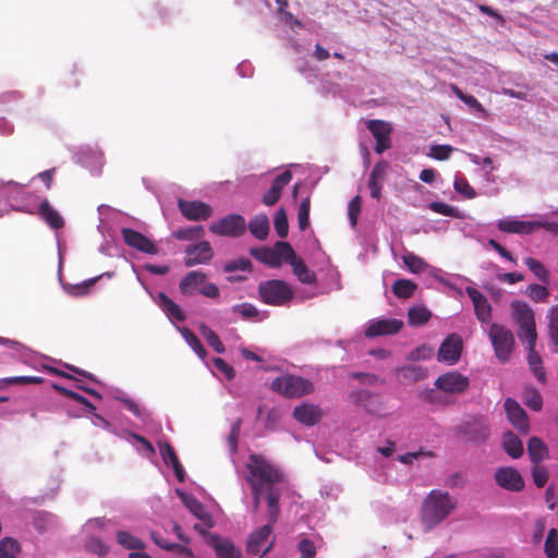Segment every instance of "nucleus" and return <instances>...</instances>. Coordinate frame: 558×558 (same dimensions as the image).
Masks as SVG:
<instances>
[{
	"label": "nucleus",
	"mask_w": 558,
	"mask_h": 558,
	"mask_svg": "<svg viewBox=\"0 0 558 558\" xmlns=\"http://www.w3.org/2000/svg\"><path fill=\"white\" fill-rule=\"evenodd\" d=\"M462 350V340L458 335H450L441 343L438 350V360L440 362L453 365L460 357Z\"/></svg>",
	"instance_id": "18"
},
{
	"label": "nucleus",
	"mask_w": 558,
	"mask_h": 558,
	"mask_svg": "<svg viewBox=\"0 0 558 558\" xmlns=\"http://www.w3.org/2000/svg\"><path fill=\"white\" fill-rule=\"evenodd\" d=\"M457 507V499L447 492L432 490L423 501L421 526L425 533L430 532L445 521Z\"/></svg>",
	"instance_id": "2"
},
{
	"label": "nucleus",
	"mask_w": 558,
	"mask_h": 558,
	"mask_svg": "<svg viewBox=\"0 0 558 558\" xmlns=\"http://www.w3.org/2000/svg\"><path fill=\"white\" fill-rule=\"evenodd\" d=\"M52 388L54 390L59 391L60 393H62L63 396L72 398L73 400L82 403L83 405H85L88 409V411L90 413L95 412L96 408L85 397H83V396H81V395H78V393H76V392H74L72 390H69V389H66V388H64L62 386H59L57 384H53Z\"/></svg>",
	"instance_id": "49"
},
{
	"label": "nucleus",
	"mask_w": 558,
	"mask_h": 558,
	"mask_svg": "<svg viewBox=\"0 0 558 558\" xmlns=\"http://www.w3.org/2000/svg\"><path fill=\"white\" fill-rule=\"evenodd\" d=\"M469 384V378L458 372H448L435 381V386L447 393H461L468 389Z\"/></svg>",
	"instance_id": "14"
},
{
	"label": "nucleus",
	"mask_w": 558,
	"mask_h": 558,
	"mask_svg": "<svg viewBox=\"0 0 558 558\" xmlns=\"http://www.w3.org/2000/svg\"><path fill=\"white\" fill-rule=\"evenodd\" d=\"M400 380L404 384H413L427 377V368L420 365H407L396 369Z\"/></svg>",
	"instance_id": "26"
},
{
	"label": "nucleus",
	"mask_w": 558,
	"mask_h": 558,
	"mask_svg": "<svg viewBox=\"0 0 558 558\" xmlns=\"http://www.w3.org/2000/svg\"><path fill=\"white\" fill-rule=\"evenodd\" d=\"M548 335L550 342L555 347V352H558V305L553 306L548 312Z\"/></svg>",
	"instance_id": "39"
},
{
	"label": "nucleus",
	"mask_w": 558,
	"mask_h": 558,
	"mask_svg": "<svg viewBox=\"0 0 558 558\" xmlns=\"http://www.w3.org/2000/svg\"><path fill=\"white\" fill-rule=\"evenodd\" d=\"M322 415V410L311 403H303L296 407L293 411V416L296 421L310 426L318 423Z\"/></svg>",
	"instance_id": "24"
},
{
	"label": "nucleus",
	"mask_w": 558,
	"mask_h": 558,
	"mask_svg": "<svg viewBox=\"0 0 558 558\" xmlns=\"http://www.w3.org/2000/svg\"><path fill=\"white\" fill-rule=\"evenodd\" d=\"M292 174L289 170L279 174L271 187L264 194L263 201L267 206L274 205L280 197L282 189L291 181Z\"/></svg>",
	"instance_id": "25"
},
{
	"label": "nucleus",
	"mask_w": 558,
	"mask_h": 558,
	"mask_svg": "<svg viewBox=\"0 0 558 558\" xmlns=\"http://www.w3.org/2000/svg\"><path fill=\"white\" fill-rule=\"evenodd\" d=\"M524 264L539 281L543 283H548L549 272L541 262L533 257H526L524 259Z\"/></svg>",
	"instance_id": "41"
},
{
	"label": "nucleus",
	"mask_w": 558,
	"mask_h": 558,
	"mask_svg": "<svg viewBox=\"0 0 558 558\" xmlns=\"http://www.w3.org/2000/svg\"><path fill=\"white\" fill-rule=\"evenodd\" d=\"M129 440L136 446L137 451L144 456V457H151L155 453L154 447L151 444L145 439L144 437L136 435V434H130Z\"/></svg>",
	"instance_id": "48"
},
{
	"label": "nucleus",
	"mask_w": 558,
	"mask_h": 558,
	"mask_svg": "<svg viewBox=\"0 0 558 558\" xmlns=\"http://www.w3.org/2000/svg\"><path fill=\"white\" fill-rule=\"evenodd\" d=\"M497 484L508 490L519 492L524 487L521 474L513 468H500L495 473Z\"/></svg>",
	"instance_id": "20"
},
{
	"label": "nucleus",
	"mask_w": 558,
	"mask_h": 558,
	"mask_svg": "<svg viewBox=\"0 0 558 558\" xmlns=\"http://www.w3.org/2000/svg\"><path fill=\"white\" fill-rule=\"evenodd\" d=\"M502 446L506 452L514 459L521 457L523 453L522 441L512 433L505 434Z\"/></svg>",
	"instance_id": "36"
},
{
	"label": "nucleus",
	"mask_w": 558,
	"mask_h": 558,
	"mask_svg": "<svg viewBox=\"0 0 558 558\" xmlns=\"http://www.w3.org/2000/svg\"><path fill=\"white\" fill-rule=\"evenodd\" d=\"M16 209L27 211L29 214L37 213L52 229H60L64 226V220L47 199L40 202L37 210L35 207L21 206Z\"/></svg>",
	"instance_id": "17"
},
{
	"label": "nucleus",
	"mask_w": 558,
	"mask_h": 558,
	"mask_svg": "<svg viewBox=\"0 0 558 558\" xmlns=\"http://www.w3.org/2000/svg\"><path fill=\"white\" fill-rule=\"evenodd\" d=\"M271 389L289 398H300L313 391V384L300 376L282 375L271 383Z\"/></svg>",
	"instance_id": "7"
},
{
	"label": "nucleus",
	"mask_w": 558,
	"mask_h": 558,
	"mask_svg": "<svg viewBox=\"0 0 558 558\" xmlns=\"http://www.w3.org/2000/svg\"><path fill=\"white\" fill-rule=\"evenodd\" d=\"M178 207L181 214L189 220L201 221L206 220L213 215V208L199 201H185L180 198Z\"/></svg>",
	"instance_id": "15"
},
{
	"label": "nucleus",
	"mask_w": 558,
	"mask_h": 558,
	"mask_svg": "<svg viewBox=\"0 0 558 558\" xmlns=\"http://www.w3.org/2000/svg\"><path fill=\"white\" fill-rule=\"evenodd\" d=\"M545 554L548 558H556L558 556V532L551 529L545 541Z\"/></svg>",
	"instance_id": "50"
},
{
	"label": "nucleus",
	"mask_w": 558,
	"mask_h": 558,
	"mask_svg": "<svg viewBox=\"0 0 558 558\" xmlns=\"http://www.w3.org/2000/svg\"><path fill=\"white\" fill-rule=\"evenodd\" d=\"M434 349L430 345L422 344L409 353L408 360L412 362L427 361L432 359Z\"/></svg>",
	"instance_id": "51"
},
{
	"label": "nucleus",
	"mask_w": 558,
	"mask_h": 558,
	"mask_svg": "<svg viewBox=\"0 0 558 558\" xmlns=\"http://www.w3.org/2000/svg\"><path fill=\"white\" fill-rule=\"evenodd\" d=\"M465 292L471 299L476 318L482 323H489L492 319V306L487 298L474 287H466Z\"/></svg>",
	"instance_id": "19"
},
{
	"label": "nucleus",
	"mask_w": 558,
	"mask_h": 558,
	"mask_svg": "<svg viewBox=\"0 0 558 558\" xmlns=\"http://www.w3.org/2000/svg\"><path fill=\"white\" fill-rule=\"evenodd\" d=\"M268 520L270 518L268 517ZM275 522L269 521L268 524L254 531L247 541V550L253 555H264L270 550L274 544L271 538L272 524Z\"/></svg>",
	"instance_id": "10"
},
{
	"label": "nucleus",
	"mask_w": 558,
	"mask_h": 558,
	"mask_svg": "<svg viewBox=\"0 0 558 558\" xmlns=\"http://www.w3.org/2000/svg\"><path fill=\"white\" fill-rule=\"evenodd\" d=\"M523 401L534 411H539L543 405V399L536 389H527L524 393Z\"/></svg>",
	"instance_id": "53"
},
{
	"label": "nucleus",
	"mask_w": 558,
	"mask_h": 558,
	"mask_svg": "<svg viewBox=\"0 0 558 558\" xmlns=\"http://www.w3.org/2000/svg\"><path fill=\"white\" fill-rule=\"evenodd\" d=\"M211 542L217 556L221 558H240V553L230 541L213 536Z\"/></svg>",
	"instance_id": "31"
},
{
	"label": "nucleus",
	"mask_w": 558,
	"mask_h": 558,
	"mask_svg": "<svg viewBox=\"0 0 558 558\" xmlns=\"http://www.w3.org/2000/svg\"><path fill=\"white\" fill-rule=\"evenodd\" d=\"M107 521L105 519L95 518L88 520L83 526V533L86 534L85 546L88 551L98 555L99 557H105L109 553V546H107L104 542H101L94 534L102 530L106 525Z\"/></svg>",
	"instance_id": "8"
},
{
	"label": "nucleus",
	"mask_w": 558,
	"mask_h": 558,
	"mask_svg": "<svg viewBox=\"0 0 558 558\" xmlns=\"http://www.w3.org/2000/svg\"><path fill=\"white\" fill-rule=\"evenodd\" d=\"M299 226L301 230H305L310 225V198H304L299 207Z\"/></svg>",
	"instance_id": "55"
},
{
	"label": "nucleus",
	"mask_w": 558,
	"mask_h": 558,
	"mask_svg": "<svg viewBox=\"0 0 558 558\" xmlns=\"http://www.w3.org/2000/svg\"><path fill=\"white\" fill-rule=\"evenodd\" d=\"M177 495L180 497L183 505L193 513L196 518H198L202 523H197L194 525V529L198 531L201 534H205L206 531L211 527V518L206 512L203 505L195 499L193 496L180 490L175 489Z\"/></svg>",
	"instance_id": "13"
},
{
	"label": "nucleus",
	"mask_w": 558,
	"mask_h": 558,
	"mask_svg": "<svg viewBox=\"0 0 558 558\" xmlns=\"http://www.w3.org/2000/svg\"><path fill=\"white\" fill-rule=\"evenodd\" d=\"M452 151L453 147L450 145H433L428 156L437 160H447Z\"/></svg>",
	"instance_id": "57"
},
{
	"label": "nucleus",
	"mask_w": 558,
	"mask_h": 558,
	"mask_svg": "<svg viewBox=\"0 0 558 558\" xmlns=\"http://www.w3.org/2000/svg\"><path fill=\"white\" fill-rule=\"evenodd\" d=\"M361 211V199L359 196H355L348 206V215L351 222V226L354 227L357 221L359 214Z\"/></svg>",
	"instance_id": "63"
},
{
	"label": "nucleus",
	"mask_w": 558,
	"mask_h": 558,
	"mask_svg": "<svg viewBox=\"0 0 558 558\" xmlns=\"http://www.w3.org/2000/svg\"><path fill=\"white\" fill-rule=\"evenodd\" d=\"M403 326V322L398 318H375L367 322L364 333L367 338L391 336L398 333Z\"/></svg>",
	"instance_id": "11"
},
{
	"label": "nucleus",
	"mask_w": 558,
	"mask_h": 558,
	"mask_svg": "<svg viewBox=\"0 0 558 558\" xmlns=\"http://www.w3.org/2000/svg\"><path fill=\"white\" fill-rule=\"evenodd\" d=\"M415 289L416 284L408 279H399L392 287L393 293L403 299L410 298Z\"/></svg>",
	"instance_id": "47"
},
{
	"label": "nucleus",
	"mask_w": 558,
	"mask_h": 558,
	"mask_svg": "<svg viewBox=\"0 0 558 558\" xmlns=\"http://www.w3.org/2000/svg\"><path fill=\"white\" fill-rule=\"evenodd\" d=\"M535 344L536 342L526 343L527 348V362L530 365V368L534 373L535 377L539 381H545V371L542 365V357L541 355L535 351Z\"/></svg>",
	"instance_id": "30"
},
{
	"label": "nucleus",
	"mask_w": 558,
	"mask_h": 558,
	"mask_svg": "<svg viewBox=\"0 0 558 558\" xmlns=\"http://www.w3.org/2000/svg\"><path fill=\"white\" fill-rule=\"evenodd\" d=\"M159 449H160V454H161L165 463L171 464L173 472L175 474V477L180 482H183L184 476H185L184 469L180 464L179 459H178L173 448L168 442H163V444L159 445Z\"/></svg>",
	"instance_id": "27"
},
{
	"label": "nucleus",
	"mask_w": 558,
	"mask_h": 558,
	"mask_svg": "<svg viewBox=\"0 0 558 558\" xmlns=\"http://www.w3.org/2000/svg\"><path fill=\"white\" fill-rule=\"evenodd\" d=\"M465 435L472 441H484L489 436V427L485 421L478 420L468 426Z\"/></svg>",
	"instance_id": "32"
},
{
	"label": "nucleus",
	"mask_w": 558,
	"mask_h": 558,
	"mask_svg": "<svg viewBox=\"0 0 558 558\" xmlns=\"http://www.w3.org/2000/svg\"><path fill=\"white\" fill-rule=\"evenodd\" d=\"M453 187L459 194L469 199L476 196L474 189L469 184L465 178L457 175L453 182Z\"/></svg>",
	"instance_id": "52"
},
{
	"label": "nucleus",
	"mask_w": 558,
	"mask_h": 558,
	"mask_svg": "<svg viewBox=\"0 0 558 558\" xmlns=\"http://www.w3.org/2000/svg\"><path fill=\"white\" fill-rule=\"evenodd\" d=\"M497 227L502 232L530 234L538 228H546L551 230V225L541 221L521 220L518 217H506L497 222Z\"/></svg>",
	"instance_id": "12"
},
{
	"label": "nucleus",
	"mask_w": 558,
	"mask_h": 558,
	"mask_svg": "<svg viewBox=\"0 0 558 558\" xmlns=\"http://www.w3.org/2000/svg\"><path fill=\"white\" fill-rule=\"evenodd\" d=\"M199 331H201V335L207 341V343L215 350V352H217V353L225 352V345L222 344L218 335L214 330H211L206 325H201Z\"/></svg>",
	"instance_id": "43"
},
{
	"label": "nucleus",
	"mask_w": 558,
	"mask_h": 558,
	"mask_svg": "<svg viewBox=\"0 0 558 558\" xmlns=\"http://www.w3.org/2000/svg\"><path fill=\"white\" fill-rule=\"evenodd\" d=\"M256 256L271 267L280 265V256L275 250H262L256 254Z\"/></svg>",
	"instance_id": "58"
},
{
	"label": "nucleus",
	"mask_w": 558,
	"mask_h": 558,
	"mask_svg": "<svg viewBox=\"0 0 558 558\" xmlns=\"http://www.w3.org/2000/svg\"><path fill=\"white\" fill-rule=\"evenodd\" d=\"M172 235L178 240L184 241L199 239L204 235V228L202 226L180 228L173 231Z\"/></svg>",
	"instance_id": "42"
},
{
	"label": "nucleus",
	"mask_w": 558,
	"mask_h": 558,
	"mask_svg": "<svg viewBox=\"0 0 558 558\" xmlns=\"http://www.w3.org/2000/svg\"><path fill=\"white\" fill-rule=\"evenodd\" d=\"M213 365L216 372L223 375L227 379H232L234 376V371L231 366H229L222 359L215 357L213 360Z\"/></svg>",
	"instance_id": "60"
},
{
	"label": "nucleus",
	"mask_w": 558,
	"mask_h": 558,
	"mask_svg": "<svg viewBox=\"0 0 558 558\" xmlns=\"http://www.w3.org/2000/svg\"><path fill=\"white\" fill-rule=\"evenodd\" d=\"M275 251L280 256V262L282 259L291 262L293 258H298L292 250L291 245L286 242H279L276 244Z\"/></svg>",
	"instance_id": "62"
},
{
	"label": "nucleus",
	"mask_w": 558,
	"mask_h": 558,
	"mask_svg": "<svg viewBox=\"0 0 558 558\" xmlns=\"http://www.w3.org/2000/svg\"><path fill=\"white\" fill-rule=\"evenodd\" d=\"M402 260L408 269L413 274H420L430 268L423 258L411 252L403 254Z\"/></svg>",
	"instance_id": "38"
},
{
	"label": "nucleus",
	"mask_w": 558,
	"mask_h": 558,
	"mask_svg": "<svg viewBox=\"0 0 558 558\" xmlns=\"http://www.w3.org/2000/svg\"><path fill=\"white\" fill-rule=\"evenodd\" d=\"M275 229L280 238L288 234V218L284 209L280 208L275 216Z\"/></svg>",
	"instance_id": "54"
},
{
	"label": "nucleus",
	"mask_w": 558,
	"mask_h": 558,
	"mask_svg": "<svg viewBox=\"0 0 558 558\" xmlns=\"http://www.w3.org/2000/svg\"><path fill=\"white\" fill-rule=\"evenodd\" d=\"M293 274L296 276L299 281L305 284H313L316 282V275L312 271L301 258H293L290 262Z\"/></svg>",
	"instance_id": "29"
},
{
	"label": "nucleus",
	"mask_w": 558,
	"mask_h": 558,
	"mask_svg": "<svg viewBox=\"0 0 558 558\" xmlns=\"http://www.w3.org/2000/svg\"><path fill=\"white\" fill-rule=\"evenodd\" d=\"M527 451L534 464H538L548 453L546 445L537 437L529 440Z\"/></svg>",
	"instance_id": "35"
},
{
	"label": "nucleus",
	"mask_w": 558,
	"mask_h": 558,
	"mask_svg": "<svg viewBox=\"0 0 558 558\" xmlns=\"http://www.w3.org/2000/svg\"><path fill=\"white\" fill-rule=\"evenodd\" d=\"M260 300L269 305L281 306L292 300V288L282 280H268L258 286Z\"/></svg>",
	"instance_id": "4"
},
{
	"label": "nucleus",
	"mask_w": 558,
	"mask_h": 558,
	"mask_svg": "<svg viewBox=\"0 0 558 558\" xmlns=\"http://www.w3.org/2000/svg\"><path fill=\"white\" fill-rule=\"evenodd\" d=\"M94 282L95 279H92L75 286H63V288L69 294L80 296L86 294L88 292L89 287H92Z\"/></svg>",
	"instance_id": "59"
},
{
	"label": "nucleus",
	"mask_w": 558,
	"mask_h": 558,
	"mask_svg": "<svg viewBox=\"0 0 558 558\" xmlns=\"http://www.w3.org/2000/svg\"><path fill=\"white\" fill-rule=\"evenodd\" d=\"M232 312L241 314L244 318H253L258 314L257 308L250 303L234 305Z\"/></svg>",
	"instance_id": "61"
},
{
	"label": "nucleus",
	"mask_w": 558,
	"mask_h": 558,
	"mask_svg": "<svg viewBox=\"0 0 558 558\" xmlns=\"http://www.w3.org/2000/svg\"><path fill=\"white\" fill-rule=\"evenodd\" d=\"M180 333L186 341V343L193 349V351L202 359L204 360L206 351L196 338V336L187 328L183 327L180 328Z\"/></svg>",
	"instance_id": "46"
},
{
	"label": "nucleus",
	"mask_w": 558,
	"mask_h": 558,
	"mask_svg": "<svg viewBox=\"0 0 558 558\" xmlns=\"http://www.w3.org/2000/svg\"><path fill=\"white\" fill-rule=\"evenodd\" d=\"M19 553L20 545L15 539L4 537L0 541V558H17Z\"/></svg>",
	"instance_id": "44"
},
{
	"label": "nucleus",
	"mask_w": 558,
	"mask_h": 558,
	"mask_svg": "<svg viewBox=\"0 0 558 558\" xmlns=\"http://www.w3.org/2000/svg\"><path fill=\"white\" fill-rule=\"evenodd\" d=\"M505 411L509 422L520 432L527 433L529 420L525 411L513 399L508 398L505 401Z\"/></svg>",
	"instance_id": "22"
},
{
	"label": "nucleus",
	"mask_w": 558,
	"mask_h": 558,
	"mask_svg": "<svg viewBox=\"0 0 558 558\" xmlns=\"http://www.w3.org/2000/svg\"><path fill=\"white\" fill-rule=\"evenodd\" d=\"M246 223L241 215H228L209 226L210 232L221 236H240L245 232Z\"/></svg>",
	"instance_id": "9"
},
{
	"label": "nucleus",
	"mask_w": 558,
	"mask_h": 558,
	"mask_svg": "<svg viewBox=\"0 0 558 558\" xmlns=\"http://www.w3.org/2000/svg\"><path fill=\"white\" fill-rule=\"evenodd\" d=\"M211 257L213 248L207 241H202L197 244L189 245L185 250V264L187 266L207 263L211 259Z\"/></svg>",
	"instance_id": "21"
},
{
	"label": "nucleus",
	"mask_w": 558,
	"mask_h": 558,
	"mask_svg": "<svg viewBox=\"0 0 558 558\" xmlns=\"http://www.w3.org/2000/svg\"><path fill=\"white\" fill-rule=\"evenodd\" d=\"M366 126L376 140L375 151L377 154H381L390 147L392 131L390 123L381 120H369L366 122Z\"/></svg>",
	"instance_id": "16"
},
{
	"label": "nucleus",
	"mask_w": 558,
	"mask_h": 558,
	"mask_svg": "<svg viewBox=\"0 0 558 558\" xmlns=\"http://www.w3.org/2000/svg\"><path fill=\"white\" fill-rule=\"evenodd\" d=\"M117 542L126 549H141L144 547L143 542L126 531L117 533Z\"/></svg>",
	"instance_id": "45"
},
{
	"label": "nucleus",
	"mask_w": 558,
	"mask_h": 558,
	"mask_svg": "<svg viewBox=\"0 0 558 558\" xmlns=\"http://www.w3.org/2000/svg\"><path fill=\"white\" fill-rule=\"evenodd\" d=\"M122 235L124 242L131 247L151 255L158 253L156 245L149 239L135 230L124 228L122 229Z\"/></svg>",
	"instance_id": "23"
},
{
	"label": "nucleus",
	"mask_w": 558,
	"mask_h": 558,
	"mask_svg": "<svg viewBox=\"0 0 558 558\" xmlns=\"http://www.w3.org/2000/svg\"><path fill=\"white\" fill-rule=\"evenodd\" d=\"M243 475L253 493V510L257 511L260 497L265 496L270 521L276 522L280 498L278 485L284 478L282 471L264 456L252 453L245 463Z\"/></svg>",
	"instance_id": "1"
},
{
	"label": "nucleus",
	"mask_w": 558,
	"mask_h": 558,
	"mask_svg": "<svg viewBox=\"0 0 558 558\" xmlns=\"http://www.w3.org/2000/svg\"><path fill=\"white\" fill-rule=\"evenodd\" d=\"M451 90L454 93V95L462 100L466 106L470 107L475 113H477L480 117L486 116V110L484 107L477 101V99L472 95L464 94L458 86L451 85Z\"/></svg>",
	"instance_id": "37"
},
{
	"label": "nucleus",
	"mask_w": 558,
	"mask_h": 558,
	"mask_svg": "<svg viewBox=\"0 0 558 558\" xmlns=\"http://www.w3.org/2000/svg\"><path fill=\"white\" fill-rule=\"evenodd\" d=\"M179 288L181 293L187 296L203 294L204 296L214 299L219 295L218 287L208 282L206 275L197 270L189 272L181 280Z\"/></svg>",
	"instance_id": "5"
},
{
	"label": "nucleus",
	"mask_w": 558,
	"mask_h": 558,
	"mask_svg": "<svg viewBox=\"0 0 558 558\" xmlns=\"http://www.w3.org/2000/svg\"><path fill=\"white\" fill-rule=\"evenodd\" d=\"M527 295L535 302H542L548 298L549 291L544 286L533 283L527 288Z\"/></svg>",
	"instance_id": "56"
},
{
	"label": "nucleus",
	"mask_w": 558,
	"mask_h": 558,
	"mask_svg": "<svg viewBox=\"0 0 558 558\" xmlns=\"http://www.w3.org/2000/svg\"><path fill=\"white\" fill-rule=\"evenodd\" d=\"M248 229L255 238L264 240L268 235L269 220L265 215H257L250 221Z\"/></svg>",
	"instance_id": "34"
},
{
	"label": "nucleus",
	"mask_w": 558,
	"mask_h": 558,
	"mask_svg": "<svg viewBox=\"0 0 558 558\" xmlns=\"http://www.w3.org/2000/svg\"><path fill=\"white\" fill-rule=\"evenodd\" d=\"M274 1H275V4H276V8H277V10H278V12L280 14V21H282L283 23L289 25L292 29H294L296 27L301 28L303 26L301 21L295 19L290 12L284 11V8L288 5V1L287 0H274ZM266 4L269 8H272L271 0H266Z\"/></svg>",
	"instance_id": "33"
},
{
	"label": "nucleus",
	"mask_w": 558,
	"mask_h": 558,
	"mask_svg": "<svg viewBox=\"0 0 558 558\" xmlns=\"http://www.w3.org/2000/svg\"><path fill=\"white\" fill-rule=\"evenodd\" d=\"M408 316L410 325L420 326L428 322L432 313L424 306H414L409 310Z\"/></svg>",
	"instance_id": "40"
},
{
	"label": "nucleus",
	"mask_w": 558,
	"mask_h": 558,
	"mask_svg": "<svg viewBox=\"0 0 558 558\" xmlns=\"http://www.w3.org/2000/svg\"><path fill=\"white\" fill-rule=\"evenodd\" d=\"M512 316L519 325V337L526 343L536 342L537 333L535 327L534 312L525 302L514 301L511 303Z\"/></svg>",
	"instance_id": "3"
},
{
	"label": "nucleus",
	"mask_w": 558,
	"mask_h": 558,
	"mask_svg": "<svg viewBox=\"0 0 558 558\" xmlns=\"http://www.w3.org/2000/svg\"><path fill=\"white\" fill-rule=\"evenodd\" d=\"M532 476H533V481L537 487L545 486V484L548 480V474H547L546 469H544L543 466H541L538 464L534 465V468L532 470Z\"/></svg>",
	"instance_id": "64"
},
{
	"label": "nucleus",
	"mask_w": 558,
	"mask_h": 558,
	"mask_svg": "<svg viewBox=\"0 0 558 558\" xmlns=\"http://www.w3.org/2000/svg\"><path fill=\"white\" fill-rule=\"evenodd\" d=\"M488 337L496 357L500 362H507L510 359L514 347V337L512 331L504 325L494 323L489 327Z\"/></svg>",
	"instance_id": "6"
},
{
	"label": "nucleus",
	"mask_w": 558,
	"mask_h": 558,
	"mask_svg": "<svg viewBox=\"0 0 558 558\" xmlns=\"http://www.w3.org/2000/svg\"><path fill=\"white\" fill-rule=\"evenodd\" d=\"M155 301L170 319L178 322L184 320L185 316L180 306L175 304L171 299H169L165 293H158Z\"/></svg>",
	"instance_id": "28"
}]
</instances>
